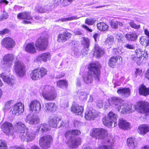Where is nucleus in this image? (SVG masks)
<instances>
[{"instance_id":"a19ab883","label":"nucleus","mask_w":149,"mask_h":149,"mask_svg":"<svg viewBox=\"0 0 149 149\" xmlns=\"http://www.w3.org/2000/svg\"><path fill=\"white\" fill-rule=\"evenodd\" d=\"M61 0H54L52 3L48 4L49 7V10H51L54 8H55L61 3Z\"/></svg>"},{"instance_id":"4468645a","label":"nucleus","mask_w":149,"mask_h":149,"mask_svg":"<svg viewBox=\"0 0 149 149\" xmlns=\"http://www.w3.org/2000/svg\"><path fill=\"white\" fill-rule=\"evenodd\" d=\"M26 122L31 125H36L38 124L40 121L38 116L35 114L31 115L28 114L26 117L25 119Z\"/></svg>"},{"instance_id":"7c9ffc66","label":"nucleus","mask_w":149,"mask_h":149,"mask_svg":"<svg viewBox=\"0 0 149 149\" xmlns=\"http://www.w3.org/2000/svg\"><path fill=\"white\" fill-rule=\"evenodd\" d=\"M60 120V119L57 117H51L49 118L48 123L50 126L53 127H57V124Z\"/></svg>"},{"instance_id":"4be33fe9","label":"nucleus","mask_w":149,"mask_h":149,"mask_svg":"<svg viewBox=\"0 0 149 149\" xmlns=\"http://www.w3.org/2000/svg\"><path fill=\"white\" fill-rule=\"evenodd\" d=\"M117 93L123 98H127L130 94V90L129 88H120L117 91Z\"/></svg>"},{"instance_id":"a878e982","label":"nucleus","mask_w":149,"mask_h":149,"mask_svg":"<svg viewBox=\"0 0 149 149\" xmlns=\"http://www.w3.org/2000/svg\"><path fill=\"white\" fill-rule=\"evenodd\" d=\"M50 129V127L47 124L45 123H42L38 126L36 132L37 133L41 134L48 131Z\"/></svg>"},{"instance_id":"473e14b6","label":"nucleus","mask_w":149,"mask_h":149,"mask_svg":"<svg viewBox=\"0 0 149 149\" xmlns=\"http://www.w3.org/2000/svg\"><path fill=\"white\" fill-rule=\"evenodd\" d=\"M104 53V51L98 45H95L93 53L94 56L96 57H100Z\"/></svg>"},{"instance_id":"3c124183","label":"nucleus","mask_w":149,"mask_h":149,"mask_svg":"<svg viewBox=\"0 0 149 149\" xmlns=\"http://www.w3.org/2000/svg\"><path fill=\"white\" fill-rule=\"evenodd\" d=\"M79 18V17H77L76 16H73L71 17L60 19L58 20L62 22H65L76 19Z\"/></svg>"},{"instance_id":"864d4df0","label":"nucleus","mask_w":149,"mask_h":149,"mask_svg":"<svg viewBox=\"0 0 149 149\" xmlns=\"http://www.w3.org/2000/svg\"><path fill=\"white\" fill-rule=\"evenodd\" d=\"M74 0H63L61 4L63 6H67L71 4Z\"/></svg>"},{"instance_id":"cd10ccee","label":"nucleus","mask_w":149,"mask_h":149,"mask_svg":"<svg viewBox=\"0 0 149 149\" xmlns=\"http://www.w3.org/2000/svg\"><path fill=\"white\" fill-rule=\"evenodd\" d=\"M25 51L30 54H33L36 52V49L33 43H28L26 44L24 48Z\"/></svg>"},{"instance_id":"a211bd4d","label":"nucleus","mask_w":149,"mask_h":149,"mask_svg":"<svg viewBox=\"0 0 149 149\" xmlns=\"http://www.w3.org/2000/svg\"><path fill=\"white\" fill-rule=\"evenodd\" d=\"M99 113L94 110L87 111L85 114V118L88 120H94L99 116Z\"/></svg>"},{"instance_id":"774afa93","label":"nucleus","mask_w":149,"mask_h":149,"mask_svg":"<svg viewBox=\"0 0 149 149\" xmlns=\"http://www.w3.org/2000/svg\"><path fill=\"white\" fill-rule=\"evenodd\" d=\"M136 71L135 72V74L136 76L139 75L142 72L141 69L139 68H136Z\"/></svg>"},{"instance_id":"052dcab7","label":"nucleus","mask_w":149,"mask_h":149,"mask_svg":"<svg viewBox=\"0 0 149 149\" xmlns=\"http://www.w3.org/2000/svg\"><path fill=\"white\" fill-rule=\"evenodd\" d=\"M73 53L74 56L77 58L79 57L81 54V53L79 52L78 50L77 49L75 50L73 52Z\"/></svg>"},{"instance_id":"bf43d9fd","label":"nucleus","mask_w":149,"mask_h":149,"mask_svg":"<svg viewBox=\"0 0 149 149\" xmlns=\"http://www.w3.org/2000/svg\"><path fill=\"white\" fill-rule=\"evenodd\" d=\"M74 136L75 135H79L81 134L80 131L77 130H72Z\"/></svg>"},{"instance_id":"c756f323","label":"nucleus","mask_w":149,"mask_h":149,"mask_svg":"<svg viewBox=\"0 0 149 149\" xmlns=\"http://www.w3.org/2000/svg\"><path fill=\"white\" fill-rule=\"evenodd\" d=\"M14 128L20 134L23 132H22V130H25V129L27 128H26L24 125L21 122H17L15 124Z\"/></svg>"},{"instance_id":"338daca9","label":"nucleus","mask_w":149,"mask_h":149,"mask_svg":"<svg viewBox=\"0 0 149 149\" xmlns=\"http://www.w3.org/2000/svg\"><path fill=\"white\" fill-rule=\"evenodd\" d=\"M103 105V103L102 101H98L96 103V105L97 106L100 108L102 107Z\"/></svg>"},{"instance_id":"1a4fd4ad","label":"nucleus","mask_w":149,"mask_h":149,"mask_svg":"<svg viewBox=\"0 0 149 149\" xmlns=\"http://www.w3.org/2000/svg\"><path fill=\"white\" fill-rule=\"evenodd\" d=\"M22 132H23L19 135L22 140L29 141H32L34 139L35 137V134L29 131L27 128L25 129V130H22Z\"/></svg>"},{"instance_id":"393cba45","label":"nucleus","mask_w":149,"mask_h":149,"mask_svg":"<svg viewBox=\"0 0 149 149\" xmlns=\"http://www.w3.org/2000/svg\"><path fill=\"white\" fill-rule=\"evenodd\" d=\"M51 55L49 52L43 53L38 55L36 58L37 61H42L45 62L48 60H49L51 58Z\"/></svg>"},{"instance_id":"09e8293b","label":"nucleus","mask_w":149,"mask_h":149,"mask_svg":"<svg viewBox=\"0 0 149 149\" xmlns=\"http://www.w3.org/2000/svg\"><path fill=\"white\" fill-rule=\"evenodd\" d=\"M96 20L94 18H87L86 19L85 22L89 25H92L95 22Z\"/></svg>"},{"instance_id":"2f4dec72","label":"nucleus","mask_w":149,"mask_h":149,"mask_svg":"<svg viewBox=\"0 0 149 149\" xmlns=\"http://www.w3.org/2000/svg\"><path fill=\"white\" fill-rule=\"evenodd\" d=\"M127 144L129 147L131 148H134L137 145L136 139L134 138H129L127 140Z\"/></svg>"},{"instance_id":"680f3d73","label":"nucleus","mask_w":149,"mask_h":149,"mask_svg":"<svg viewBox=\"0 0 149 149\" xmlns=\"http://www.w3.org/2000/svg\"><path fill=\"white\" fill-rule=\"evenodd\" d=\"M9 31L7 29H5L3 30L0 31V35H3L7 34L9 33Z\"/></svg>"},{"instance_id":"c85d7f7f","label":"nucleus","mask_w":149,"mask_h":149,"mask_svg":"<svg viewBox=\"0 0 149 149\" xmlns=\"http://www.w3.org/2000/svg\"><path fill=\"white\" fill-rule=\"evenodd\" d=\"M149 131V126L146 124L140 125L138 130V132L142 135H144Z\"/></svg>"},{"instance_id":"37998d69","label":"nucleus","mask_w":149,"mask_h":149,"mask_svg":"<svg viewBox=\"0 0 149 149\" xmlns=\"http://www.w3.org/2000/svg\"><path fill=\"white\" fill-rule=\"evenodd\" d=\"M31 77L33 80H38L40 78V75L39 74L37 70L36 69L33 70L31 74Z\"/></svg>"},{"instance_id":"ea45409f","label":"nucleus","mask_w":149,"mask_h":149,"mask_svg":"<svg viewBox=\"0 0 149 149\" xmlns=\"http://www.w3.org/2000/svg\"><path fill=\"white\" fill-rule=\"evenodd\" d=\"M97 28L100 31H106L108 27V26L104 22H100L97 24Z\"/></svg>"},{"instance_id":"f8f14e48","label":"nucleus","mask_w":149,"mask_h":149,"mask_svg":"<svg viewBox=\"0 0 149 149\" xmlns=\"http://www.w3.org/2000/svg\"><path fill=\"white\" fill-rule=\"evenodd\" d=\"M17 18L19 19H25L28 20H32V21L24 20L23 22L25 24H31L33 20V17L31 15V13L29 11H25L18 13L17 15Z\"/></svg>"},{"instance_id":"0eeeda50","label":"nucleus","mask_w":149,"mask_h":149,"mask_svg":"<svg viewBox=\"0 0 149 149\" xmlns=\"http://www.w3.org/2000/svg\"><path fill=\"white\" fill-rule=\"evenodd\" d=\"M14 71L19 77H22L25 74V66L24 64L18 60L16 61L14 65Z\"/></svg>"},{"instance_id":"13d9d810","label":"nucleus","mask_w":149,"mask_h":149,"mask_svg":"<svg viewBox=\"0 0 149 149\" xmlns=\"http://www.w3.org/2000/svg\"><path fill=\"white\" fill-rule=\"evenodd\" d=\"M81 78H77V79L76 84L77 86H80L81 85Z\"/></svg>"},{"instance_id":"4c0bfd02","label":"nucleus","mask_w":149,"mask_h":149,"mask_svg":"<svg viewBox=\"0 0 149 149\" xmlns=\"http://www.w3.org/2000/svg\"><path fill=\"white\" fill-rule=\"evenodd\" d=\"M109 117L110 119L111 120H112V122L114 123L113 126V127H114L116 126L117 124L116 123V120L118 117L117 115L116 114L112 112H109V114L107 115Z\"/></svg>"},{"instance_id":"f3484780","label":"nucleus","mask_w":149,"mask_h":149,"mask_svg":"<svg viewBox=\"0 0 149 149\" xmlns=\"http://www.w3.org/2000/svg\"><path fill=\"white\" fill-rule=\"evenodd\" d=\"M2 45L6 48L13 47L15 44V42L12 38L10 37L5 38L1 41Z\"/></svg>"},{"instance_id":"0e129e2a","label":"nucleus","mask_w":149,"mask_h":149,"mask_svg":"<svg viewBox=\"0 0 149 149\" xmlns=\"http://www.w3.org/2000/svg\"><path fill=\"white\" fill-rule=\"evenodd\" d=\"M97 149H111L109 146L102 145L99 146Z\"/></svg>"},{"instance_id":"8fccbe9b","label":"nucleus","mask_w":149,"mask_h":149,"mask_svg":"<svg viewBox=\"0 0 149 149\" xmlns=\"http://www.w3.org/2000/svg\"><path fill=\"white\" fill-rule=\"evenodd\" d=\"M82 43L84 45L85 47L88 48L89 45V39L85 37H82L81 40Z\"/></svg>"},{"instance_id":"49530a36","label":"nucleus","mask_w":149,"mask_h":149,"mask_svg":"<svg viewBox=\"0 0 149 149\" xmlns=\"http://www.w3.org/2000/svg\"><path fill=\"white\" fill-rule=\"evenodd\" d=\"M114 38L113 36H108L105 41V44L108 47H110L113 42Z\"/></svg>"},{"instance_id":"39448f33","label":"nucleus","mask_w":149,"mask_h":149,"mask_svg":"<svg viewBox=\"0 0 149 149\" xmlns=\"http://www.w3.org/2000/svg\"><path fill=\"white\" fill-rule=\"evenodd\" d=\"M65 137L69 139L68 142V145L71 148H76L80 145L81 139L79 138H73L74 136L72 130H69L65 134Z\"/></svg>"},{"instance_id":"dca6fc26","label":"nucleus","mask_w":149,"mask_h":149,"mask_svg":"<svg viewBox=\"0 0 149 149\" xmlns=\"http://www.w3.org/2000/svg\"><path fill=\"white\" fill-rule=\"evenodd\" d=\"M13 124L10 123L6 122L3 123L1 126V128L3 132L7 135H9L13 128Z\"/></svg>"},{"instance_id":"603ef678","label":"nucleus","mask_w":149,"mask_h":149,"mask_svg":"<svg viewBox=\"0 0 149 149\" xmlns=\"http://www.w3.org/2000/svg\"><path fill=\"white\" fill-rule=\"evenodd\" d=\"M129 24L132 28L136 29H139L140 27V25H137L133 21H131L130 22H129Z\"/></svg>"},{"instance_id":"412c9836","label":"nucleus","mask_w":149,"mask_h":149,"mask_svg":"<svg viewBox=\"0 0 149 149\" xmlns=\"http://www.w3.org/2000/svg\"><path fill=\"white\" fill-rule=\"evenodd\" d=\"M57 107L54 103L49 102L45 104L44 109L47 113H51L57 110Z\"/></svg>"},{"instance_id":"de8ad7c7","label":"nucleus","mask_w":149,"mask_h":149,"mask_svg":"<svg viewBox=\"0 0 149 149\" xmlns=\"http://www.w3.org/2000/svg\"><path fill=\"white\" fill-rule=\"evenodd\" d=\"M13 100H11L5 102L3 108L4 111H7L10 108V106L13 104Z\"/></svg>"},{"instance_id":"7ed1b4c3","label":"nucleus","mask_w":149,"mask_h":149,"mask_svg":"<svg viewBox=\"0 0 149 149\" xmlns=\"http://www.w3.org/2000/svg\"><path fill=\"white\" fill-rule=\"evenodd\" d=\"M54 87L49 85L42 86L39 90L40 93L45 100L52 101L56 97Z\"/></svg>"},{"instance_id":"f704fd0d","label":"nucleus","mask_w":149,"mask_h":149,"mask_svg":"<svg viewBox=\"0 0 149 149\" xmlns=\"http://www.w3.org/2000/svg\"><path fill=\"white\" fill-rule=\"evenodd\" d=\"M77 95L79 98L84 101H86L88 93L81 90H79L77 92Z\"/></svg>"},{"instance_id":"6ab92c4d","label":"nucleus","mask_w":149,"mask_h":149,"mask_svg":"<svg viewBox=\"0 0 149 149\" xmlns=\"http://www.w3.org/2000/svg\"><path fill=\"white\" fill-rule=\"evenodd\" d=\"M71 36L70 33L67 31L64 32L59 35L57 40L58 42H64L69 40Z\"/></svg>"},{"instance_id":"9d476101","label":"nucleus","mask_w":149,"mask_h":149,"mask_svg":"<svg viewBox=\"0 0 149 149\" xmlns=\"http://www.w3.org/2000/svg\"><path fill=\"white\" fill-rule=\"evenodd\" d=\"M24 105L21 102L18 103L12 108L10 113L13 116L22 114L24 111Z\"/></svg>"},{"instance_id":"bb28decb","label":"nucleus","mask_w":149,"mask_h":149,"mask_svg":"<svg viewBox=\"0 0 149 149\" xmlns=\"http://www.w3.org/2000/svg\"><path fill=\"white\" fill-rule=\"evenodd\" d=\"M0 77L5 82L9 84L12 85L14 83L15 79L14 77H9L3 73L1 74Z\"/></svg>"},{"instance_id":"a18cd8bd","label":"nucleus","mask_w":149,"mask_h":149,"mask_svg":"<svg viewBox=\"0 0 149 149\" xmlns=\"http://www.w3.org/2000/svg\"><path fill=\"white\" fill-rule=\"evenodd\" d=\"M57 86L60 88H65L67 86L68 83L66 81L61 80L57 82Z\"/></svg>"},{"instance_id":"f257e3e1","label":"nucleus","mask_w":149,"mask_h":149,"mask_svg":"<svg viewBox=\"0 0 149 149\" xmlns=\"http://www.w3.org/2000/svg\"><path fill=\"white\" fill-rule=\"evenodd\" d=\"M109 104L114 105L118 112L124 114L129 113L137 109L138 112L146 114L149 112V104L144 102H139L137 107L132 104H126L125 101L119 97H111L108 100Z\"/></svg>"},{"instance_id":"6e6d98bb","label":"nucleus","mask_w":149,"mask_h":149,"mask_svg":"<svg viewBox=\"0 0 149 149\" xmlns=\"http://www.w3.org/2000/svg\"><path fill=\"white\" fill-rule=\"evenodd\" d=\"M0 149H8L6 142L4 141H0Z\"/></svg>"},{"instance_id":"e2e57ef3","label":"nucleus","mask_w":149,"mask_h":149,"mask_svg":"<svg viewBox=\"0 0 149 149\" xmlns=\"http://www.w3.org/2000/svg\"><path fill=\"white\" fill-rule=\"evenodd\" d=\"M84 29L86 30L87 31L91 32L92 31V30L91 29H89L88 26L84 24H82L81 26Z\"/></svg>"},{"instance_id":"79ce46f5","label":"nucleus","mask_w":149,"mask_h":149,"mask_svg":"<svg viewBox=\"0 0 149 149\" xmlns=\"http://www.w3.org/2000/svg\"><path fill=\"white\" fill-rule=\"evenodd\" d=\"M140 42L142 45L146 47L149 44V39L146 36H142L140 38Z\"/></svg>"},{"instance_id":"2eb2a0df","label":"nucleus","mask_w":149,"mask_h":149,"mask_svg":"<svg viewBox=\"0 0 149 149\" xmlns=\"http://www.w3.org/2000/svg\"><path fill=\"white\" fill-rule=\"evenodd\" d=\"M15 58L14 55L12 54H8L5 55L3 57L2 63L10 67Z\"/></svg>"},{"instance_id":"58836bf2","label":"nucleus","mask_w":149,"mask_h":149,"mask_svg":"<svg viewBox=\"0 0 149 149\" xmlns=\"http://www.w3.org/2000/svg\"><path fill=\"white\" fill-rule=\"evenodd\" d=\"M103 123L106 126L111 128L113 127L112 124L113 122L112 120H111L109 119V117L107 116L104 117L103 119Z\"/></svg>"},{"instance_id":"72a5a7b5","label":"nucleus","mask_w":149,"mask_h":149,"mask_svg":"<svg viewBox=\"0 0 149 149\" xmlns=\"http://www.w3.org/2000/svg\"><path fill=\"white\" fill-rule=\"evenodd\" d=\"M139 93L140 95L147 96L149 95V88H146L143 85H141L139 89Z\"/></svg>"},{"instance_id":"423d86ee","label":"nucleus","mask_w":149,"mask_h":149,"mask_svg":"<svg viewBox=\"0 0 149 149\" xmlns=\"http://www.w3.org/2000/svg\"><path fill=\"white\" fill-rule=\"evenodd\" d=\"M108 135L107 131L102 128L94 129L90 132L91 136L98 139H104Z\"/></svg>"},{"instance_id":"69168bd1","label":"nucleus","mask_w":149,"mask_h":149,"mask_svg":"<svg viewBox=\"0 0 149 149\" xmlns=\"http://www.w3.org/2000/svg\"><path fill=\"white\" fill-rule=\"evenodd\" d=\"M24 146H13L11 147V149H24Z\"/></svg>"},{"instance_id":"4d7b16f0","label":"nucleus","mask_w":149,"mask_h":149,"mask_svg":"<svg viewBox=\"0 0 149 149\" xmlns=\"http://www.w3.org/2000/svg\"><path fill=\"white\" fill-rule=\"evenodd\" d=\"M8 17V13L6 12H3V14L0 15V21L2 20L3 19H6Z\"/></svg>"},{"instance_id":"6e6552de","label":"nucleus","mask_w":149,"mask_h":149,"mask_svg":"<svg viewBox=\"0 0 149 149\" xmlns=\"http://www.w3.org/2000/svg\"><path fill=\"white\" fill-rule=\"evenodd\" d=\"M53 143V138L50 135L43 136L39 140L40 146L43 149H48Z\"/></svg>"},{"instance_id":"5fc2aeb1","label":"nucleus","mask_w":149,"mask_h":149,"mask_svg":"<svg viewBox=\"0 0 149 149\" xmlns=\"http://www.w3.org/2000/svg\"><path fill=\"white\" fill-rule=\"evenodd\" d=\"M110 23L111 27L112 29H116L118 28V21L112 20Z\"/></svg>"},{"instance_id":"20e7f679","label":"nucleus","mask_w":149,"mask_h":149,"mask_svg":"<svg viewBox=\"0 0 149 149\" xmlns=\"http://www.w3.org/2000/svg\"><path fill=\"white\" fill-rule=\"evenodd\" d=\"M148 57V54L145 51L136 49L135 53L131 55L130 58L135 61L138 65H140L146 61Z\"/></svg>"},{"instance_id":"aec40b11","label":"nucleus","mask_w":149,"mask_h":149,"mask_svg":"<svg viewBox=\"0 0 149 149\" xmlns=\"http://www.w3.org/2000/svg\"><path fill=\"white\" fill-rule=\"evenodd\" d=\"M118 126L120 129L124 130H128L131 128L130 123L123 118L119 119Z\"/></svg>"},{"instance_id":"c9c22d12","label":"nucleus","mask_w":149,"mask_h":149,"mask_svg":"<svg viewBox=\"0 0 149 149\" xmlns=\"http://www.w3.org/2000/svg\"><path fill=\"white\" fill-rule=\"evenodd\" d=\"M138 35L134 32H130L125 35V38L130 41H134L137 38Z\"/></svg>"},{"instance_id":"e433bc0d","label":"nucleus","mask_w":149,"mask_h":149,"mask_svg":"<svg viewBox=\"0 0 149 149\" xmlns=\"http://www.w3.org/2000/svg\"><path fill=\"white\" fill-rule=\"evenodd\" d=\"M49 7L48 4L47 5H45L43 6L36 7V10L40 13H43L51 11L50 10H49Z\"/></svg>"},{"instance_id":"f03ea898","label":"nucleus","mask_w":149,"mask_h":149,"mask_svg":"<svg viewBox=\"0 0 149 149\" xmlns=\"http://www.w3.org/2000/svg\"><path fill=\"white\" fill-rule=\"evenodd\" d=\"M100 67L101 65L98 62L90 64L89 67V70L87 74L83 78L84 82L86 84L92 83L93 81V77L97 81H99L100 76Z\"/></svg>"},{"instance_id":"9b49d317","label":"nucleus","mask_w":149,"mask_h":149,"mask_svg":"<svg viewBox=\"0 0 149 149\" xmlns=\"http://www.w3.org/2000/svg\"><path fill=\"white\" fill-rule=\"evenodd\" d=\"M29 111L32 112L38 113L41 111V103L38 100H34L31 101L29 105Z\"/></svg>"},{"instance_id":"c03bdc74","label":"nucleus","mask_w":149,"mask_h":149,"mask_svg":"<svg viewBox=\"0 0 149 149\" xmlns=\"http://www.w3.org/2000/svg\"><path fill=\"white\" fill-rule=\"evenodd\" d=\"M36 70L40 75V78H42L47 74V70L44 68H41L40 69H37Z\"/></svg>"},{"instance_id":"b1692460","label":"nucleus","mask_w":149,"mask_h":149,"mask_svg":"<svg viewBox=\"0 0 149 149\" xmlns=\"http://www.w3.org/2000/svg\"><path fill=\"white\" fill-rule=\"evenodd\" d=\"M71 110L72 112L75 113L77 115H81L84 111V107L79 106L77 104H73L71 107Z\"/></svg>"},{"instance_id":"5701e85b","label":"nucleus","mask_w":149,"mask_h":149,"mask_svg":"<svg viewBox=\"0 0 149 149\" xmlns=\"http://www.w3.org/2000/svg\"><path fill=\"white\" fill-rule=\"evenodd\" d=\"M122 61V58L120 56H113L109 60V65L111 68H113L117 63H120Z\"/></svg>"},{"instance_id":"ddd939ff","label":"nucleus","mask_w":149,"mask_h":149,"mask_svg":"<svg viewBox=\"0 0 149 149\" xmlns=\"http://www.w3.org/2000/svg\"><path fill=\"white\" fill-rule=\"evenodd\" d=\"M47 45V39L46 38L41 37L36 41L35 45L39 50H45L46 48Z\"/></svg>"}]
</instances>
